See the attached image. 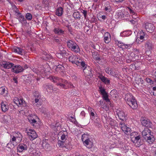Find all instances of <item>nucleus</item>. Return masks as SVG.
<instances>
[{"label": "nucleus", "mask_w": 156, "mask_h": 156, "mask_svg": "<svg viewBox=\"0 0 156 156\" xmlns=\"http://www.w3.org/2000/svg\"><path fill=\"white\" fill-rule=\"evenodd\" d=\"M28 119L31 124L34 127H36L38 126L39 124L37 122L39 121V119L36 115L34 114H31L30 116L28 118Z\"/></svg>", "instance_id": "obj_6"}, {"label": "nucleus", "mask_w": 156, "mask_h": 156, "mask_svg": "<svg viewBox=\"0 0 156 156\" xmlns=\"http://www.w3.org/2000/svg\"><path fill=\"white\" fill-rule=\"evenodd\" d=\"M42 145L43 148L45 149H47L48 147H50V145L48 143L46 144L45 143L43 142Z\"/></svg>", "instance_id": "obj_58"}, {"label": "nucleus", "mask_w": 156, "mask_h": 156, "mask_svg": "<svg viewBox=\"0 0 156 156\" xmlns=\"http://www.w3.org/2000/svg\"><path fill=\"white\" fill-rule=\"evenodd\" d=\"M73 16L74 18L76 20H80V13L78 12H75L73 13Z\"/></svg>", "instance_id": "obj_45"}, {"label": "nucleus", "mask_w": 156, "mask_h": 156, "mask_svg": "<svg viewBox=\"0 0 156 156\" xmlns=\"http://www.w3.org/2000/svg\"><path fill=\"white\" fill-rule=\"evenodd\" d=\"M132 32L130 30L124 31L120 34L122 37H125L128 36L131 34Z\"/></svg>", "instance_id": "obj_36"}, {"label": "nucleus", "mask_w": 156, "mask_h": 156, "mask_svg": "<svg viewBox=\"0 0 156 156\" xmlns=\"http://www.w3.org/2000/svg\"><path fill=\"white\" fill-rule=\"evenodd\" d=\"M67 134V132L66 131H64L60 132L58 134V136H60L62 140L65 141L68 137Z\"/></svg>", "instance_id": "obj_23"}, {"label": "nucleus", "mask_w": 156, "mask_h": 156, "mask_svg": "<svg viewBox=\"0 0 156 156\" xmlns=\"http://www.w3.org/2000/svg\"><path fill=\"white\" fill-rule=\"evenodd\" d=\"M16 18L20 22L22 23H27L26 20L20 12L18 13V14L16 15Z\"/></svg>", "instance_id": "obj_19"}, {"label": "nucleus", "mask_w": 156, "mask_h": 156, "mask_svg": "<svg viewBox=\"0 0 156 156\" xmlns=\"http://www.w3.org/2000/svg\"><path fill=\"white\" fill-rule=\"evenodd\" d=\"M81 12L83 15L85 19H86L87 14V11L84 10H82L81 11Z\"/></svg>", "instance_id": "obj_61"}, {"label": "nucleus", "mask_w": 156, "mask_h": 156, "mask_svg": "<svg viewBox=\"0 0 156 156\" xmlns=\"http://www.w3.org/2000/svg\"><path fill=\"white\" fill-rule=\"evenodd\" d=\"M68 47L71 50L76 53L80 52V50L79 46L74 41L69 40L67 42Z\"/></svg>", "instance_id": "obj_4"}, {"label": "nucleus", "mask_w": 156, "mask_h": 156, "mask_svg": "<svg viewBox=\"0 0 156 156\" xmlns=\"http://www.w3.org/2000/svg\"><path fill=\"white\" fill-rule=\"evenodd\" d=\"M36 105L37 107H38L41 105V99L34 98Z\"/></svg>", "instance_id": "obj_47"}, {"label": "nucleus", "mask_w": 156, "mask_h": 156, "mask_svg": "<svg viewBox=\"0 0 156 156\" xmlns=\"http://www.w3.org/2000/svg\"><path fill=\"white\" fill-rule=\"evenodd\" d=\"M104 40L105 43L108 44L111 40V35L108 32L106 33L104 36Z\"/></svg>", "instance_id": "obj_32"}, {"label": "nucleus", "mask_w": 156, "mask_h": 156, "mask_svg": "<svg viewBox=\"0 0 156 156\" xmlns=\"http://www.w3.org/2000/svg\"><path fill=\"white\" fill-rule=\"evenodd\" d=\"M90 139V135L84 133L81 136V140L82 141L84 140H86Z\"/></svg>", "instance_id": "obj_39"}, {"label": "nucleus", "mask_w": 156, "mask_h": 156, "mask_svg": "<svg viewBox=\"0 0 156 156\" xmlns=\"http://www.w3.org/2000/svg\"><path fill=\"white\" fill-rule=\"evenodd\" d=\"M64 141H61V140H58V145L60 147H65L66 148V146H65L64 145Z\"/></svg>", "instance_id": "obj_51"}, {"label": "nucleus", "mask_w": 156, "mask_h": 156, "mask_svg": "<svg viewBox=\"0 0 156 156\" xmlns=\"http://www.w3.org/2000/svg\"><path fill=\"white\" fill-rule=\"evenodd\" d=\"M140 139V135L139 134L134 137H133V138H132V139L131 140L133 143L136 144L139 141Z\"/></svg>", "instance_id": "obj_38"}, {"label": "nucleus", "mask_w": 156, "mask_h": 156, "mask_svg": "<svg viewBox=\"0 0 156 156\" xmlns=\"http://www.w3.org/2000/svg\"><path fill=\"white\" fill-rule=\"evenodd\" d=\"M138 135H139L138 133L136 132H133L131 133H130V138L131 140L132 139L133 137H134Z\"/></svg>", "instance_id": "obj_53"}, {"label": "nucleus", "mask_w": 156, "mask_h": 156, "mask_svg": "<svg viewBox=\"0 0 156 156\" xmlns=\"http://www.w3.org/2000/svg\"><path fill=\"white\" fill-rule=\"evenodd\" d=\"M8 92L7 88L5 87H0V95H3L4 96H6Z\"/></svg>", "instance_id": "obj_30"}, {"label": "nucleus", "mask_w": 156, "mask_h": 156, "mask_svg": "<svg viewBox=\"0 0 156 156\" xmlns=\"http://www.w3.org/2000/svg\"><path fill=\"white\" fill-rule=\"evenodd\" d=\"M119 126L125 134L129 135L130 133L131 130V128L129 127V126L126 125L124 122H120Z\"/></svg>", "instance_id": "obj_8"}, {"label": "nucleus", "mask_w": 156, "mask_h": 156, "mask_svg": "<svg viewBox=\"0 0 156 156\" xmlns=\"http://www.w3.org/2000/svg\"><path fill=\"white\" fill-rule=\"evenodd\" d=\"M123 150L125 151H127L129 149V147L125 145L123 147Z\"/></svg>", "instance_id": "obj_64"}, {"label": "nucleus", "mask_w": 156, "mask_h": 156, "mask_svg": "<svg viewBox=\"0 0 156 156\" xmlns=\"http://www.w3.org/2000/svg\"><path fill=\"white\" fill-rule=\"evenodd\" d=\"M26 131L29 139L31 140H33L37 137V134L34 130L30 129H27Z\"/></svg>", "instance_id": "obj_9"}, {"label": "nucleus", "mask_w": 156, "mask_h": 156, "mask_svg": "<svg viewBox=\"0 0 156 156\" xmlns=\"http://www.w3.org/2000/svg\"><path fill=\"white\" fill-rule=\"evenodd\" d=\"M36 68H33L32 69V70L33 72L35 73L38 75H39L41 76L42 77H43V76H44L46 75L47 71L45 69V68L43 66H40L39 67H38Z\"/></svg>", "instance_id": "obj_5"}, {"label": "nucleus", "mask_w": 156, "mask_h": 156, "mask_svg": "<svg viewBox=\"0 0 156 156\" xmlns=\"http://www.w3.org/2000/svg\"><path fill=\"white\" fill-rule=\"evenodd\" d=\"M53 31L55 34L59 35H61L64 33V31L60 29L59 27H55Z\"/></svg>", "instance_id": "obj_29"}, {"label": "nucleus", "mask_w": 156, "mask_h": 156, "mask_svg": "<svg viewBox=\"0 0 156 156\" xmlns=\"http://www.w3.org/2000/svg\"><path fill=\"white\" fill-rule=\"evenodd\" d=\"M134 54L133 53H131L130 54V57H129V59H127L126 60V62L127 63H131L132 62H133L135 60V58H131V57H132V56H133V55Z\"/></svg>", "instance_id": "obj_48"}, {"label": "nucleus", "mask_w": 156, "mask_h": 156, "mask_svg": "<svg viewBox=\"0 0 156 156\" xmlns=\"http://www.w3.org/2000/svg\"><path fill=\"white\" fill-rule=\"evenodd\" d=\"M92 57L94 59L98 62L99 61L101 60L100 57L99 56V55L97 53H94L92 55Z\"/></svg>", "instance_id": "obj_44"}, {"label": "nucleus", "mask_w": 156, "mask_h": 156, "mask_svg": "<svg viewBox=\"0 0 156 156\" xmlns=\"http://www.w3.org/2000/svg\"><path fill=\"white\" fill-rule=\"evenodd\" d=\"M43 87L44 90L48 93H51L52 91L53 87L51 84L48 83L45 84L44 85Z\"/></svg>", "instance_id": "obj_24"}, {"label": "nucleus", "mask_w": 156, "mask_h": 156, "mask_svg": "<svg viewBox=\"0 0 156 156\" xmlns=\"http://www.w3.org/2000/svg\"><path fill=\"white\" fill-rule=\"evenodd\" d=\"M145 80L147 83H149L151 85L154 83V81L152 80L150 78H147L145 79Z\"/></svg>", "instance_id": "obj_54"}, {"label": "nucleus", "mask_w": 156, "mask_h": 156, "mask_svg": "<svg viewBox=\"0 0 156 156\" xmlns=\"http://www.w3.org/2000/svg\"><path fill=\"white\" fill-rule=\"evenodd\" d=\"M83 142L84 145L87 148H90L92 147L93 143L90 140V139L87 140H84V141H83Z\"/></svg>", "instance_id": "obj_31"}, {"label": "nucleus", "mask_w": 156, "mask_h": 156, "mask_svg": "<svg viewBox=\"0 0 156 156\" xmlns=\"http://www.w3.org/2000/svg\"><path fill=\"white\" fill-rule=\"evenodd\" d=\"M94 122L95 125L97 127H100V119L98 117H97L94 120H93Z\"/></svg>", "instance_id": "obj_40"}, {"label": "nucleus", "mask_w": 156, "mask_h": 156, "mask_svg": "<svg viewBox=\"0 0 156 156\" xmlns=\"http://www.w3.org/2000/svg\"><path fill=\"white\" fill-rule=\"evenodd\" d=\"M128 105L133 109H136L138 105L135 98H133V100L131 99L129 102H126Z\"/></svg>", "instance_id": "obj_15"}, {"label": "nucleus", "mask_w": 156, "mask_h": 156, "mask_svg": "<svg viewBox=\"0 0 156 156\" xmlns=\"http://www.w3.org/2000/svg\"><path fill=\"white\" fill-rule=\"evenodd\" d=\"M83 72L85 76L90 77L92 75L91 68L89 66L87 67L86 66L84 67L83 69Z\"/></svg>", "instance_id": "obj_22"}, {"label": "nucleus", "mask_w": 156, "mask_h": 156, "mask_svg": "<svg viewBox=\"0 0 156 156\" xmlns=\"http://www.w3.org/2000/svg\"><path fill=\"white\" fill-rule=\"evenodd\" d=\"M109 124L112 126L114 127L115 126V121L113 119H110L109 120Z\"/></svg>", "instance_id": "obj_55"}, {"label": "nucleus", "mask_w": 156, "mask_h": 156, "mask_svg": "<svg viewBox=\"0 0 156 156\" xmlns=\"http://www.w3.org/2000/svg\"><path fill=\"white\" fill-rule=\"evenodd\" d=\"M105 72H106L111 75H113V74L115 73L114 71L111 68H106L105 69Z\"/></svg>", "instance_id": "obj_42"}, {"label": "nucleus", "mask_w": 156, "mask_h": 156, "mask_svg": "<svg viewBox=\"0 0 156 156\" xmlns=\"http://www.w3.org/2000/svg\"><path fill=\"white\" fill-rule=\"evenodd\" d=\"M104 10L107 12H109L112 11L111 7L109 2H106L104 4Z\"/></svg>", "instance_id": "obj_28"}, {"label": "nucleus", "mask_w": 156, "mask_h": 156, "mask_svg": "<svg viewBox=\"0 0 156 156\" xmlns=\"http://www.w3.org/2000/svg\"><path fill=\"white\" fill-rule=\"evenodd\" d=\"M13 64L9 62L2 61L0 62V69L2 70L4 69L11 68L13 66Z\"/></svg>", "instance_id": "obj_7"}, {"label": "nucleus", "mask_w": 156, "mask_h": 156, "mask_svg": "<svg viewBox=\"0 0 156 156\" xmlns=\"http://www.w3.org/2000/svg\"><path fill=\"white\" fill-rule=\"evenodd\" d=\"M144 46L146 49L148 51H151L154 47V45L152 42L149 40H148L146 41Z\"/></svg>", "instance_id": "obj_17"}, {"label": "nucleus", "mask_w": 156, "mask_h": 156, "mask_svg": "<svg viewBox=\"0 0 156 156\" xmlns=\"http://www.w3.org/2000/svg\"><path fill=\"white\" fill-rule=\"evenodd\" d=\"M134 98L131 94L127 93L125 96V99L126 102H129L131 99L133 100V98Z\"/></svg>", "instance_id": "obj_34"}, {"label": "nucleus", "mask_w": 156, "mask_h": 156, "mask_svg": "<svg viewBox=\"0 0 156 156\" xmlns=\"http://www.w3.org/2000/svg\"><path fill=\"white\" fill-rule=\"evenodd\" d=\"M14 52L19 55H22L25 53L24 50L20 47H15L13 48Z\"/></svg>", "instance_id": "obj_27"}, {"label": "nucleus", "mask_w": 156, "mask_h": 156, "mask_svg": "<svg viewBox=\"0 0 156 156\" xmlns=\"http://www.w3.org/2000/svg\"><path fill=\"white\" fill-rule=\"evenodd\" d=\"M98 77L105 84H109L110 83V81L106 77L103 76L102 74H99Z\"/></svg>", "instance_id": "obj_26"}, {"label": "nucleus", "mask_w": 156, "mask_h": 156, "mask_svg": "<svg viewBox=\"0 0 156 156\" xmlns=\"http://www.w3.org/2000/svg\"><path fill=\"white\" fill-rule=\"evenodd\" d=\"M116 43L118 45L119 47L123 49H130L132 46L133 44H126L122 41L117 40L115 41Z\"/></svg>", "instance_id": "obj_10"}, {"label": "nucleus", "mask_w": 156, "mask_h": 156, "mask_svg": "<svg viewBox=\"0 0 156 156\" xmlns=\"http://www.w3.org/2000/svg\"><path fill=\"white\" fill-rule=\"evenodd\" d=\"M105 104V102L101 100L99 101V105L101 106V107L104 109H105L106 110H107L108 109V107L106 106L102 107V105Z\"/></svg>", "instance_id": "obj_50"}, {"label": "nucleus", "mask_w": 156, "mask_h": 156, "mask_svg": "<svg viewBox=\"0 0 156 156\" xmlns=\"http://www.w3.org/2000/svg\"><path fill=\"white\" fill-rule=\"evenodd\" d=\"M140 40H142V41H141L142 42L143 40H145V38H146L147 39V36H148L146 34H145V33L142 31L141 30L140 32Z\"/></svg>", "instance_id": "obj_35"}, {"label": "nucleus", "mask_w": 156, "mask_h": 156, "mask_svg": "<svg viewBox=\"0 0 156 156\" xmlns=\"http://www.w3.org/2000/svg\"><path fill=\"white\" fill-rule=\"evenodd\" d=\"M116 15L119 18L121 19L124 17L125 15L122 11H119L116 13Z\"/></svg>", "instance_id": "obj_49"}, {"label": "nucleus", "mask_w": 156, "mask_h": 156, "mask_svg": "<svg viewBox=\"0 0 156 156\" xmlns=\"http://www.w3.org/2000/svg\"><path fill=\"white\" fill-rule=\"evenodd\" d=\"M80 115L82 116V118H84L85 115V113L84 111H82Z\"/></svg>", "instance_id": "obj_63"}, {"label": "nucleus", "mask_w": 156, "mask_h": 156, "mask_svg": "<svg viewBox=\"0 0 156 156\" xmlns=\"http://www.w3.org/2000/svg\"><path fill=\"white\" fill-rule=\"evenodd\" d=\"M63 11L62 8V7H59L56 10V15L59 16H60L62 15Z\"/></svg>", "instance_id": "obj_37"}, {"label": "nucleus", "mask_w": 156, "mask_h": 156, "mask_svg": "<svg viewBox=\"0 0 156 156\" xmlns=\"http://www.w3.org/2000/svg\"><path fill=\"white\" fill-rule=\"evenodd\" d=\"M1 107L2 110L4 112L8 111L9 109V105L7 103L3 101L1 103Z\"/></svg>", "instance_id": "obj_25"}, {"label": "nucleus", "mask_w": 156, "mask_h": 156, "mask_svg": "<svg viewBox=\"0 0 156 156\" xmlns=\"http://www.w3.org/2000/svg\"><path fill=\"white\" fill-rule=\"evenodd\" d=\"M48 78L52 82L56 83V85L59 86L60 88L66 90L74 87L73 85L71 82L65 79L55 76H50Z\"/></svg>", "instance_id": "obj_1"}, {"label": "nucleus", "mask_w": 156, "mask_h": 156, "mask_svg": "<svg viewBox=\"0 0 156 156\" xmlns=\"http://www.w3.org/2000/svg\"><path fill=\"white\" fill-rule=\"evenodd\" d=\"M98 91L102 95H104L107 93L106 92L105 90V89L101 86L99 87Z\"/></svg>", "instance_id": "obj_43"}, {"label": "nucleus", "mask_w": 156, "mask_h": 156, "mask_svg": "<svg viewBox=\"0 0 156 156\" xmlns=\"http://www.w3.org/2000/svg\"><path fill=\"white\" fill-rule=\"evenodd\" d=\"M34 98L41 99V96L40 94L37 91H36L34 93Z\"/></svg>", "instance_id": "obj_41"}, {"label": "nucleus", "mask_w": 156, "mask_h": 156, "mask_svg": "<svg viewBox=\"0 0 156 156\" xmlns=\"http://www.w3.org/2000/svg\"><path fill=\"white\" fill-rule=\"evenodd\" d=\"M117 113L119 119L120 120H124L126 119V114L122 110H118Z\"/></svg>", "instance_id": "obj_20"}, {"label": "nucleus", "mask_w": 156, "mask_h": 156, "mask_svg": "<svg viewBox=\"0 0 156 156\" xmlns=\"http://www.w3.org/2000/svg\"><path fill=\"white\" fill-rule=\"evenodd\" d=\"M147 142L150 144H152L153 143L155 140V138L152 135L149 136L145 139Z\"/></svg>", "instance_id": "obj_33"}, {"label": "nucleus", "mask_w": 156, "mask_h": 156, "mask_svg": "<svg viewBox=\"0 0 156 156\" xmlns=\"http://www.w3.org/2000/svg\"><path fill=\"white\" fill-rule=\"evenodd\" d=\"M102 96L103 99L107 103H108L110 102V100L108 98V95L107 93L102 95Z\"/></svg>", "instance_id": "obj_46"}, {"label": "nucleus", "mask_w": 156, "mask_h": 156, "mask_svg": "<svg viewBox=\"0 0 156 156\" xmlns=\"http://www.w3.org/2000/svg\"><path fill=\"white\" fill-rule=\"evenodd\" d=\"M88 110L89 114H90V113L92 112H94V110L92 108L90 107H89L88 108Z\"/></svg>", "instance_id": "obj_62"}, {"label": "nucleus", "mask_w": 156, "mask_h": 156, "mask_svg": "<svg viewBox=\"0 0 156 156\" xmlns=\"http://www.w3.org/2000/svg\"><path fill=\"white\" fill-rule=\"evenodd\" d=\"M11 135V138L10 140V142L13 146L16 145L18 143L21 142L23 136L21 133L19 132H16L14 133V136Z\"/></svg>", "instance_id": "obj_3"}, {"label": "nucleus", "mask_w": 156, "mask_h": 156, "mask_svg": "<svg viewBox=\"0 0 156 156\" xmlns=\"http://www.w3.org/2000/svg\"><path fill=\"white\" fill-rule=\"evenodd\" d=\"M147 31L149 32H151L154 29L153 25L151 23H147L144 25Z\"/></svg>", "instance_id": "obj_18"}, {"label": "nucleus", "mask_w": 156, "mask_h": 156, "mask_svg": "<svg viewBox=\"0 0 156 156\" xmlns=\"http://www.w3.org/2000/svg\"><path fill=\"white\" fill-rule=\"evenodd\" d=\"M71 119H70V122H72L73 123L76 124L77 122L76 120V119L73 117H71Z\"/></svg>", "instance_id": "obj_60"}, {"label": "nucleus", "mask_w": 156, "mask_h": 156, "mask_svg": "<svg viewBox=\"0 0 156 156\" xmlns=\"http://www.w3.org/2000/svg\"><path fill=\"white\" fill-rule=\"evenodd\" d=\"M69 60L70 62L76 64L77 66L83 68L86 66L85 62L82 61V59L76 55H71L69 56Z\"/></svg>", "instance_id": "obj_2"}, {"label": "nucleus", "mask_w": 156, "mask_h": 156, "mask_svg": "<svg viewBox=\"0 0 156 156\" xmlns=\"http://www.w3.org/2000/svg\"><path fill=\"white\" fill-rule=\"evenodd\" d=\"M55 71L57 73H59L62 76H64L65 68L62 65L60 64L57 66L55 68Z\"/></svg>", "instance_id": "obj_12"}, {"label": "nucleus", "mask_w": 156, "mask_h": 156, "mask_svg": "<svg viewBox=\"0 0 156 156\" xmlns=\"http://www.w3.org/2000/svg\"><path fill=\"white\" fill-rule=\"evenodd\" d=\"M13 11L15 12L16 14H18V13H19L20 11L19 9L17 8L16 5H14L13 7Z\"/></svg>", "instance_id": "obj_57"}, {"label": "nucleus", "mask_w": 156, "mask_h": 156, "mask_svg": "<svg viewBox=\"0 0 156 156\" xmlns=\"http://www.w3.org/2000/svg\"><path fill=\"white\" fill-rule=\"evenodd\" d=\"M12 68V71L16 73H21L24 70L23 67L20 65H15L13 64Z\"/></svg>", "instance_id": "obj_11"}, {"label": "nucleus", "mask_w": 156, "mask_h": 156, "mask_svg": "<svg viewBox=\"0 0 156 156\" xmlns=\"http://www.w3.org/2000/svg\"><path fill=\"white\" fill-rule=\"evenodd\" d=\"M142 135L143 137L146 139L148 136L151 135V131L148 128H145L142 132Z\"/></svg>", "instance_id": "obj_21"}, {"label": "nucleus", "mask_w": 156, "mask_h": 156, "mask_svg": "<svg viewBox=\"0 0 156 156\" xmlns=\"http://www.w3.org/2000/svg\"><path fill=\"white\" fill-rule=\"evenodd\" d=\"M48 55L46 53L43 54L42 58L44 60H46V59L48 57Z\"/></svg>", "instance_id": "obj_59"}, {"label": "nucleus", "mask_w": 156, "mask_h": 156, "mask_svg": "<svg viewBox=\"0 0 156 156\" xmlns=\"http://www.w3.org/2000/svg\"><path fill=\"white\" fill-rule=\"evenodd\" d=\"M27 149V145L24 144H20L17 147V151L19 152H25Z\"/></svg>", "instance_id": "obj_14"}, {"label": "nucleus", "mask_w": 156, "mask_h": 156, "mask_svg": "<svg viewBox=\"0 0 156 156\" xmlns=\"http://www.w3.org/2000/svg\"><path fill=\"white\" fill-rule=\"evenodd\" d=\"M25 17L27 20H30L32 19V16L30 13H27Z\"/></svg>", "instance_id": "obj_52"}, {"label": "nucleus", "mask_w": 156, "mask_h": 156, "mask_svg": "<svg viewBox=\"0 0 156 156\" xmlns=\"http://www.w3.org/2000/svg\"><path fill=\"white\" fill-rule=\"evenodd\" d=\"M13 101L15 103L19 106H25L26 105V102L23 98L19 99L16 98L14 99Z\"/></svg>", "instance_id": "obj_13"}, {"label": "nucleus", "mask_w": 156, "mask_h": 156, "mask_svg": "<svg viewBox=\"0 0 156 156\" xmlns=\"http://www.w3.org/2000/svg\"><path fill=\"white\" fill-rule=\"evenodd\" d=\"M63 53H57L56 54V56L59 58H62L63 57Z\"/></svg>", "instance_id": "obj_56"}, {"label": "nucleus", "mask_w": 156, "mask_h": 156, "mask_svg": "<svg viewBox=\"0 0 156 156\" xmlns=\"http://www.w3.org/2000/svg\"><path fill=\"white\" fill-rule=\"evenodd\" d=\"M141 123L143 126L147 127L152 128L153 124L152 122L149 119H144L141 121Z\"/></svg>", "instance_id": "obj_16"}]
</instances>
